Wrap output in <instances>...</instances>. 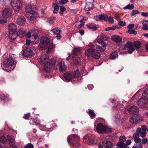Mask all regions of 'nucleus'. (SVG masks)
Instances as JSON below:
<instances>
[{
	"label": "nucleus",
	"mask_w": 148,
	"mask_h": 148,
	"mask_svg": "<svg viewBox=\"0 0 148 148\" xmlns=\"http://www.w3.org/2000/svg\"><path fill=\"white\" fill-rule=\"evenodd\" d=\"M117 145L119 148H130L129 147H127V145L126 144L121 142H119L117 143Z\"/></svg>",
	"instance_id": "29"
},
{
	"label": "nucleus",
	"mask_w": 148,
	"mask_h": 148,
	"mask_svg": "<svg viewBox=\"0 0 148 148\" xmlns=\"http://www.w3.org/2000/svg\"><path fill=\"white\" fill-rule=\"evenodd\" d=\"M9 32L10 34L12 35V36H16V32L17 27L13 23L10 24L8 27Z\"/></svg>",
	"instance_id": "9"
},
{
	"label": "nucleus",
	"mask_w": 148,
	"mask_h": 148,
	"mask_svg": "<svg viewBox=\"0 0 148 148\" xmlns=\"http://www.w3.org/2000/svg\"><path fill=\"white\" fill-rule=\"evenodd\" d=\"M96 45L95 42H90L88 45L89 48L85 51V54L88 56H92L96 59H98L100 57V54L97 50H95V47Z\"/></svg>",
	"instance_id": "1"
},
{
	"label": "nucleus",
	"mask_w": 148,
	"mask_h": 148,
	"mask_svg": "<svg viewBox=\"0 0 148 148\" xmlns=\"http://www.w3.org/2000/svg\"><path fill=\"white\" fill-rule=\"evenodd\" d=\"M142 96L144 98L145 97H147L148 98V88L146 89L143 93Z\"/></svg>",
	"instance_id": "41"
},
{
	"label": "nucleus",
	"mask_w": 148,
	"mask_h": 148,
	"mask_svg": "<svg viewBox=\"0 0 148 148\" xmlns=\"http://www.w3.org/2000/svg\"><path fill=\"white\" fill-rule=\"evenodd\" d=\"M7 138L9 141L10 143H15L14 138L13 136L8 135L7 136Z\"/></svg>",
	"instance_id": "32"
},
{
	"label": "nucleus",
	"mask_w": 148,
	"mask_h": 148,
	"mask_svg": "<svg viewBox=\"0 0 148 148\" xmlns=\"http://www.w3.org/2000/svg\"><path fill=\"white\" fill-rule=\"evenodd\" d=\"M108 16L107 15L105 14H101L100 15V20H104V21H107Z\"/></svg>",
	"instance_id": "34"
},
{
	"label": "nucleus",
	"mask_w": 148,
	"mask_h": 148,
	"mask_svg": "<svg viewBox=\"0 0 148 148\" xmlns=\"http://www.w3.org/2000/svg\"><path fill=\"white\" fill-rule=\"evenodd\" d=\"M108 21L110 23H114V20L112 17L109 16L108 18Z\"/></svg>",
	"instance_id": "60"
},
{
	"label": "nucleus",
	"mask_w": 148,
	"mask_h": 148,
	"mask_svg": "<svg viewBox=\"0 0 148 148\" xmlns=\"http://www.w3.org/2000/svg\"><path fill=\"white\" fill-rule=\"evenodd\" d=\"M55 18V17L49 18L48 20V21L49 23L52 24L54 22Z\"/></svg>",
	"instance_id": "51"
},
{
	"label": "nucleus",
	"mask_w": 148,
	"mask_h": 148,
	"mask_svg": "<svg viewBox=\"0 0 148 148\" xmlns=\"http://www.w3.org/2000/svg\"><path fill=\"white\" fill-rule=\"evenodd\" d=\"M11 5L13 9L16 11H18L21 9V4L19 0H11Z\"/></svg>",
	"instance_id": "8"
},
{
	"label": "nucleus",
	"mask_w": 148,
	"mask_h": 148,
	"mask_svg": "<svg viewBox=\"0 0 148 148\" xmlns=\"http://www.w3.org/2000/svg\"><path fill=\"white\" fill-rule=\"evenodd\" d=\"M126 24L125 22L123 21H120L118 23V25L121 26H123Z\"/></svg>",
	"instance_id": "58"
},
{
	"label": "nucleus",
	"mask_w": 148,
	"mask_h": 148,
	"mask_svg": "<svg viewBox=\"0 0 148 148\" xmlns=\"http://www.w3.org/2000/svg\"><path fill=\"white\" fill-rule=\"evenodd\" d=\"M41 61L44 64L48 63V56L46 54L42 55L40 57Z\"/></svg>",
	"instance_id": "19"
},
{
	"label": "nucleus",
	"mask_w": 148,
	"mask_h": 148,
	"mask_svg": "<svg viewBox=\"0 0 148 148\" xmlns=\"http://www.w3.org/2000/svg\"><path fill=\"white\" fill-rule=\"evenodd\" d=\"M53 5L54 8V10L53 11V12L55 14H57L59 10V7L58 6V4H57L56 3H53Z\"/></svg>",
	"instance_id": "33"
},
{
	"label": "nucleus",
	"mask_w": 148,
	"mask_h": 148,
	"mask_svg": "<svg viewBox=\"0 0 148 148\" xmlns=\"http://www.w3.org/2000/svg\"><path fill=\"white\" fill-rule=\"evenodd\" d=\"M126 139V138L124 136H121L120 137L119 140L120 141V142H121L123 143V142L125 141Z\"/></svg>",
	"instance_id": "53"
},
{
	"label": "nucleus",
	"mask_w": 148,
	"mask_h": 148,
	"mask_svg": "<svg viewBox=\"0 0 148 148\" xmlns=\"http://www.w3.org/2000/svg\"><path fill=\"white\" fill-rule=\"evenodd\" d=\"M130 121L133 124H135L138 123L136 119L135 116H132L130 119Z\"/></svg>",
	"instance_id": "37"
},
{
	"label": "nucleus",
	"mask_w": 148,
	"mask_h": 148,
	"mask_svg": "<svg viewBox=\"0 0 148 148\" xmlns=\"http://www.w3.org/2000/svg\"><path fill=\"white\" fill-rule=\"evenodd\" d=\"M94 8V5L92 3L87 2L84 9L86 11H90L93 9Z\"/></svg>",
	"instance_id": "21"
},
{
	"label": "nucleus",
	"mask_w": 148,
	"mask_h": 148,
	"mask_svg": "<svg viewBox=\"0 0 148 148\" xmlns=\"http://www.w3.org/2000/svg\"><path fill=\"white\" fill-rule=\"evenodd\" d=\"M30 114L29 113L27 114H25L23 117L24 119H29L30 117Z\"/></svg>",
	"instance_id": "61"
},
{
	"label": "nucleus",
	"mask_w": 148,
	"mask_h": 148,
	"mask_svg": "<svg viewBox=\"0 0 148 148\" xmlns=\"http://www.w3.org/2000/svg\"><path fill=\"white\" fill-rule=\"evenodd\" d=\"M40 41L38 45L39 49L42 50L48 48L47 53H49L53 47V43L50 42L48 38H41Z\"/></svg>",
	"instance_id": "3"
},
{
	"label": "nucleus",
	"mask_w": 148,
	"mask_h": 148,
	"mask_svg": "<svg viewBox=\"0 0 148 148\" xmlns=\"http://www.w3.org/2000/svg\"><path fill=\"white\" fill-rule=\"evenodd\" d=\"M148 142V139L146 138H143L142 139V143L143 144H145Z\"/></svg>",
	"instance_id": "57"
},
{
	"label": "nucleus",
	"mask_w": 148,
	"mask_h": 148,
	"mask_svg": "<svg viewBox=\"0 0 148 148\" xmlns=\"http://www.w3.org/2000/svg\"><path fill=\"white\" fill-rule=\"evenodd\" d=\"M25 31L23 28H20L18 30V32H16V36L19 37H24L25 36V35L26 33H25Z\"/></svg>",
	"instance_id": "20"
},
{
	"label": "nucleus",
	"mask_w": 148,
	"mask_h": 148,
	"mask_svg": "<svg viewBox=\"0 0 148 148\" xmlns=\"http://www.w3.org/2000/svg\"><path fill=\"white\" fill-rule=\"evenodd\" d=\"M26 20L23 16H18L16 20L17 23L19 25L22 26L25 24Z\"/></svg>",
	"instance_id": "16"
},
{
	"label": "nucleus",
	"mask_w": 148,
	"mask_h": 148,
	"mask_svg": "<svg viewBox=\"0 0 148 148\" xmlns=\"http://www.w3.org/2000/svg\"><path fill=\"white\" fill-rule=\"evenodd\" d=\"M44 65V69L45 71L47 73L50 72L52 68V66L49 65L48 63Z\"/></svg>",
	"instance_id": "24"
},
{
	"label": "nucleus",
	"mask_w": 148,
	"mask_h": 148,
	"mask_svg": "<svg viewBox=\"0 0 148 148\" xmlns=\"http://www.w3.org/2000/svg\"><path fill=\"white\" fill-rule=\"evenodd\" d=\"M112 39L116 42H119L122 40V38H111Z\"/></svg>",
	"instance_id": "38"
},
{
	"label": "nucleus",
	"mask_w": 148,
	"mask_h": 148,
	"mask_svg": "<svg viewBox=\"0 0 148 148\" xmlns=\"http://www.w3.org/2000/svg\"><path fill=\"white\" fill-rule=\"evenodd\" d=\"M116 28V26H114L112 27H109L106 29L105 30V31H108L110 30H114Z\"/></svg>",
	"instance_id": "54"
},
{
	"label": "nucleus",
	"mask_w": 148,
	"mask_h": 148,
	"mask_svg": "<svg viewBox=\"0 0 148 148\" xmlns=\"http://www.w3.org/2000/svg\"><path fill=\"white\" fill-rule=\"evenodd\" d=\"M89 114L92 119L95 118V115L93 111L92 110H90L89 111Z\"/></svg>",
	"instance_id": "44"
},
{
	"label": "nucleus",
	"mask_w": 148,
	"mask_h": 148,
	"mask_svg": "<svg viewBox=\"0 0 148 148\" xmlns=\"http://www.w3.org/2000/svg\"><path fill=\"white\" fill-rule=\"evenodd\" d=\"M38 31L36 28H33L30 32H29L25 35V37H38Z\"/></svg>",
	"instance_id": "12"
},
{
	"label": "nucleus",
	"mask_w": 148,
	"mask_h": 148,
	"mask_svg": "<svg viewBox=\"0 0 148 148\" xmlns=\"http://www.w3.org/2000/svg\"><path fill=\"white\" fill-rule=\"evenodd\" d=\"M134 8V6L133 4H131V5H127L126 6L124 7L123 9H129L130 10H132Z\"/></svg>",
	"instance_id": "35"
},
{
	"label": "nucleus",
	"mask_w": 148,
	"mask_h": 148,
	"mask_svg": "<svg viewBox=\"0 0 148 148\" xmlns=\"http://www.w3.org/2000/svg\"><path fill=\"white\" fill-rule=\"evenodd\" d=\"M8 97V95H5L4 94H2L0 96V98L1 100H5L6 99H7V98Z\"/></svg>",
	"instance_id": "45"
},
{
	"label": "nucleus",
	"mask_w": 148,
	"mask_h": 148,
	"mask_svg": "<svg viewBox=\"0 0 148 148\" xmlns=\"http://www.w3.org/2000/svg\"><path fill=\"white\" fill-rule=\"evenodd\" d=\"M74 63L75 65H76L80 64L81 60L79 58L75 60L74 62Z\"/></svg>",
	"instance_id": "48"
},
{
	"label": "nucleus",
	"mask_w": 148,
	"mask_h": 148,
	"mask_svg": "<svg viewBox=\"0 0 148 148\" xmlns=\"http://www.w3.org/2000/svg\"><path fill=\"white\" fill-rule=\"evenodd\" d=\"M51 31L54 34H56L57 36L56 37H61L62 36L60 34L62 32L61 30L58 28H56L53 29Z\"/></svg>",
	"instance_id": "22"
},
{
	"label": "nucleus",
	"mask_w": 148,
	"mask_h": 148,
	"mask_svg": "<svg viewBox=\"0 0 148 148\" xmlns=\"http://www.w3.org/2000/svg\"><path fill=\"white\" fill-rule=\"evenodd\" d=\"M12 14V10L9 8H5L2 12L3 16L5 18H7L10 17Z\"/></svg>",
	"instance_id": "15"
},
{
	"label": "nucleus",
	"mask_w": 148,
	"mask_h": 148,
	"mask_svg": "<svg viewBox=\"0 0 148 148\" xmlns=\"http://www.w3.org/2000/svg\"><path fill=\"white\" fill-rule=\"evenodd\" d=\"M106 127L101 123L98 124L96 127L97 132L99 133H105L106 132Z\"/></svg>",
	"instance_id": "10"
},
{
	"label": "nucleus",
	"mask_w": 148,
	"mask_h": 148,
	"mask_svg": "<svg viewBox=\"0 0 148 148\" xmlns=\"http://www.w3.org/2000/svg\"><path fill=\"white\" fill-rule=\"evenodd\" d=\"M142 24L143 25L142 29L144 30H148V21L143 20Z\"/></svg>",
	"instance_id": "25"
},
{
	"label": "nucleus",
	"mask_w": 148,
	"mask_h": 148,
	"mask_svg": "<svg viewBox=\"0 0 148 148\" xmlns=\"http://www.w3.org/2000/svg\"><path fill=\"white\" fill-rule=\"evenodd\" d=\"M81 53L80 49L79 47L75 48L73 50V55L75 56L79 55Z\"/></svg>",
	"instance_id": "28"
},
{
	"label": "nucleus",
	"mask_w": 148,
	"mask_h": 148,
	"mask_svg": "<svg viewBox=\"0 0 148 148\" xmlns=\"http://www.w3.org/2000/svg\"><path fill=\"white\" fill-rule=\"evenodd\" d=\"M86 26L89 29H92L94 31L96 30L97 29L94 24L88 23L86 25Z\"/></svg>",
	"instance_id": "26"
},
{
	"label": "nucleus",
	"mask_w": 148,
	"mask_h": 148,
	"mask_svg": "<svg viewBox=\"0 0 148 148\" xmlns=\"http://www.w3.org/2000/svg\"><path fill=\"white\" fill-rule=\"evenodd\" d=\"M67 140L70 144L74 145L79 142V138L76 134H72L68 137Z\"/></svg>",
	"instance_id": "7"
},
{
	"label": "nucleus",
	"mask_w": 148,
	"mask_h": 148,
	"mask_svg": "<svg viewBox=\"0 0 148 148\" xmlns=\"http://www.w3.org/2000/svg\"><path fill=\"white\" fill-rule=\"evenodd\" d=\"M0 141L2 143H5L7 142V139L5 137L2 136L0 138Z\"/></svg>",
	"instance_id": "40"
},
{
	"label": "nucleus",
	"mask_w": 148,
	"mask_h": 148,
	"mask_svg": "<svg viewBox=\"0 0 148 148\" xmlns=\"http://www.w3.org/2000/svg\"><path fill=\"white\" fill-rule=\"evenodd\" d=\"M126 32L130 34H133L134 35L137 34V32L134 30L128 29L126 31Z\"/></svg>",
	"instance_id": "42"
},
{
	"label": "nucleus",
	"mask_w": 148,
	"mask_h": 148,
	"mask_svg": "<svg viewBox=\"0 0 148 148\" xmlns=\"http://www.w3.org/2000/svg\"><path fill=\"white\" fill-rule=\"evenodd\" d=\"M97 42L99 44H101L104 47L105 46V44L104 42L101 39H99L97 40Z\"/></svg>",
	"instance_id": "47"
},
{
	"label": "nucleus",
	"mask_w": 148,
	"mask_h": 148,
	"mask_svg": "<svg viewBox=\"0 0 148 148\" xmlns=\"http://www.w3.org/2000/svg\"><path fill=\"white\" fill-rule=\"evenodd\" d=\"M139 135L138 132H136L134 133L133 135V138L134 139L139 138Z\"/></svg>",
	"instance_id": "59"
},
{
	"label": "nucleus",
	"mask_w": 148,
	"mask_h": 148,
	"mask_svg": "<svg viewBox=\"0 0 148 148\" xmlns=\"http://www.w3.org/2000/svg\"><path fill=\"white\" fill-rule=\"evenodd\" d=\"M133 116H135L136 119L137 123H138L142 120V118L138 114H136Z\"/></svg>",
	"instance_id": "36"
},
{
	"label": "nucleus",
	"mask_w": 148,
	"mask_h": 148,
	"mask_svg": "<svg viewBox=\"0 0 148 148\" xmlns=\"http://www.w3.org/2000/svg\"><path fill=\"white\" fill-rule=\"evenodd\" d=\"M147 126L146 125H143L141 126V128H137L136 132H140L141 131H146Z\"/></svg>",
	"instance_id": "30"
},
{
	"label": "nucleus",
	"mask_w": 148,
	"mask_h": 148,
	"mask_svg": "<svg viewBox=\"0 0 148 148\" xmlns=\"http://www.w3.org/2000/svg\"><path fill=\"white\" fill-rule=\"evenodd\" d=\"M96 49H95V50H97L98 52L99 51L101 52L103 51V49L99 45H97L96 44Z\"/></svg>",
	"instance_id": "49"
},
{
	"label": "nucleus",
	"mask_w": 148,
	"mask_h": 148,
	"mask_svg": "<svg viewBox=\"0 0 148 148\" xmlns=\"http://www.w3.org/2000/svg\"><path fill=\"white\" fill-rule=\"evenodd\" d=\"M33 122L35 123L36 125H40V121L38 119H33Z\"/></svg>",
	"instance_id": "43"
},
{
	"label": "nucleus",
	"mask_w": 148,
	"mask_h": 148,
	"mask_svg": "<svg viewBox=\"0 0 148 148\" xmlns=\"http://www.w3.org/2000/svg\"><path fill=\"white\" fill-rule=\"evenodd\" d=\"M141 139L139 138L134 139V140L135 142L136 143V144L140 143L141 142Z\"/></svg>",
	"instance_id": "63"
},
{
	"label": "nucleus",
	"mask_w": 148,
	"mask_h": 148,
	"mask_svg": "<svg viewBox=\"0 0 148 148\" xmlns=\"http://www.w3.org/2000/svg\"><path fill=\"white\" fill-rule=\"evenodd\" d=\"M8 97V95H5L4 94H2L0 96V98L1 100H5L6 99H7V98Z\"/></svg>",
	"instance_id": "46"
},
{
	"label": "nucleus",
	"mask_w": 148,
	"mask_h": 148,
	"mask_svg": "<svg viewBox=\"0 0 148 148\" xmlns=\"http://www.w3.org/2000/svg\"><path fill=\"white\" fill-rule=\"evenodd\" d=\"M56 62V61L55 59H52L50 61V62H48L49 65L52 66V65H54L55 64Z\"/></svg>",
	"instance_id": "56"
},
{
	"label": "nucleus",
	"mask_w": 148,
	"mask_h": 148,
	"mask_svg": "<svg viewBox=\"0 0 148 148\" xmlns=\"http://www.w3.org/2000/svg\"><path fill=\"white\" fill-rule=\"evenodd\" d=\"M139 13V12L137 10H134L132 12V15L134 16L136 14H138Z\"/></svg>",
	"instance_id": "52"
},
{
	"label": "nucleus",
	"mask_w": 148,
	"mask_h": 148,
	"mask_svg": "<svg viewBox=\"0 0 148 148\" xmlns=\"http://www.w3.org/2000/svg\"><path fill=\"white\" fill-rule=\"evenodd\" d=\"M138 132L139 134H140L139 135L142 138H144L146 136V132L143 131H141L140 132Z\"/></svg>",
	"instance_id": "39"
},
{
	"label": "nucleus",
	"mask_w": 148,
	"mask_h": 148,
	"mask_svg": "<svg viewBox=\"0 0 148 148\" xmlns=\"http://www.w3.org/2000/svg\"><path fill=\"white\" fill-rule=\"evenodd\" d=\"M124 49L128 50V52L131 53L135 50V46L133 43L129 42L125 45Z\"/></svg>",
	"instance_id": "11"
},
{
	"label": "nucleus",
	"mask_w": 148,
	"mask_h": 148,
	"mask_svg": "<svg viewBox=\"0 0 148 148\" xmlns=\"http://www.w3.org/2000/svg\"><path fill=\"white\" fill-rule=\"evenodd\" d=\"M58 66L59 71L61 72H63L66 70V66L65 65L64 61H60L58 64Z\"/></svg>",
	"instance_id": "17"
},
{
	"label": "nucleus",
	"mask_w": 148,
	"mask_h": 148,
	"mask_svg": "<svg viewBox=\"0 0 148 148\" xmlns=\"http://www.w3.org/2000/svg\"><path fill=\"white\" fill-rule=\"evenodd\" d=\"M148 98L147 97H145L144 98L142 96V98L140 99L138 101V104L140 107L143 108L144 107L146 106V103H147Z\"/></svg>",
	"instance_id": "14"
},
{
	"label": "nucleus",
	"mask_w": 148,
	"mask_h": 148,
	"mask_svg": "<svg viewBox=\"0 0 148 148\" xmlns=\"http://www.w3.org/2000/svg\"><path fill=\"white\" fill-rule=\"evenodd\" d=\"M128 111L130 114H136V113L139 112V110L136 106H133L129 108Z\"/></svg>",
	"instance_id": "18"
},
{
	"label": "nucleus",
	"mask_w": 148,
	"mask_h": 148,
	"mask_svg": "<svg viewBox=\"0 0 148 148\" xmlns=\"http://www.w3.org/2000/svg\"><path fill=\"white\" fill-rule=\"evenodd\" d=\"M118 53L116 51L112 52L110 55V58L111 59H114L118 57Z\"/></svg>",
	"instance_id": "27"
},
{
	"label": "nucleus",
	"mask_w": 148,
	"mask_h": 148,
	"mask_svg": "<svg viewBox=\"0 0 148 148\" xmlns=\"http://www.w3.org/2000/svg\"><path fill=\"white\" fill-rule=\"evenodd\" d=\"M64 77L67 82L70 81L72 79H75L74 80L76 82L81 81V76L80 75L78 70L77 69L73 72H67L65 73Z\"/></svg>",
	"instance_id": "4"
},
{
	"label": "nucleus",
	"mask_w": 148,
	"mask_h": 148,
	"mask_svg": "<svg viewBox=\"0 0 148 148\" xmlns=\"http://www.w3.org/2000/svg\"><path fill=\"white\" fill-rule=\"evenodd\" d=\"M102 143L104 147L105 148H110L112 145V143L111 142L108 141H103L102 142Z\"/></svg>",
	"instance_id": "23"
},
{
	"label": "nucleus",
	"mask_w": 148,
	"mask_h": 148,
	"mask_svg": "<svg viewBox=\"0 0 148 148\" xmlns=\"http://www.w3.org/2000/svg\"><path fill=\"white\" fill-rule=\"evenodd\" d=\"M60 14H61L62 15V12L66 10V9L63 6H62L60 7Z\"/></svg>",
	"instance_id": "55"
},
{
	"label": "nucleus",
	"mask_w": 148,
	"mask_h": 148,
	"mask_svg": "<svg viewBox=\"0 0 148 148\" xmlns=\"http://www.w3.org/2000/svg\"><path fill=\"white\" fill-rule=\"evenodd\" d=\"M141 15L142 16L145 17L148 16V14L147 12H142Z\"/></svg>",
	"instance_id": "64"
},
{
	"label": "nucleus",
	"mask_w": 148,
	"mask_h": 148,
	"mask_svg": "<svg viewBox=\"0 0 148 148\" xmlns=\"http://www.w3.org/2000/svg\"><path fill=\"white\" fill-rule=\"evenodd\" d=\"M36 53V49L34 47H27L23 51V55L25 57H30L33 56Z\"/></svg>",
	"instance_id": "6"
},
{
	"label": "nucleus",
	"mask_w": 148,
	"mask_h": 148,
	"mask_svg": "<svg viewBox=\"0 0 148 148\" xmlns=\"http://www.w3.org/2000/svg\"><path fill=\"white\" fill-rule=\"evenodd\" d=\"M24 148H34L33 145L31 143H29L25 146Z\"/></svg>",
	"instance_id": "50"
},
{
	"label": "nucleus",
	"mask_w": 148,
	"mask_h": 148,
	"mask_svg": "<svg viewBox=\"0 0 148 148\" xmlns=\"http://www.w3.org/2000/svg\"><path fill=\"white\" fill-rule=\"evenodd\" d=\"M14 56V54H10L9 56L4 60L3 67V70L9 72L14 69L15 66L13 58Z\"/></svg>",
	"instance_id": "2"
},
{
	"label": "nucleus",
	"mask_w": 148,
	"mask_h": 148,
	"mask_svg": "<svg viewBox=\"0 0 148 148\" xmlns=\"http://www.w3.org/2000/svg\"><path fill=\"white\" fill-rule=\"evenodd\" d=\"M35 10L36 8L31 5H27L26 7V16L29 20H34L35 19L37 14Z\"/></svg>",
	"instance_id": "5"
},
{
	"label": "nucleus",
	"mask_w": 148,
	"mask_h": 148,
	"mask_svg": "<svg viewBox=\"0 0 148 148\" xmlns=\"http://www.w3.org/2000/svg\"><path fill=\"white\" fill-rule=\"evenodd\" d=\"M68 1V0H60V4H65Z\"/></svg>",
	"instance_id": "62"
},
{
	"label": "nucleus",
	"mask_w": 148,
	"mask_h": 148,
	"mask_svg": "<svg viewBox=\"0 0 148 148\" xmlns=\"http://www.w3.org/2000/svg\"><path fill=\"white\" fill-rule=\"evenodd\" d=\"M84 141L89 145L92 144L94 142L93 137L90 134L86 135L84 137Z\"/></svg>",
	"instance_id": "13"
},
{
	"label": "nucleus",
	"mask_w": 148,
	"mask_h": 148,
	"mask_svg": "<svg viewBox=\"0 0 148 148\" xmlns=\"http://www.w3.org/2000/svg\"><path fill=\"white\" fill-rule=\"evenodd\" d=\"M136 49H138L141 47V43L140 41H135L133 43Z\"/></svg>",
	"instance_id": "31"
}]
</instances>
